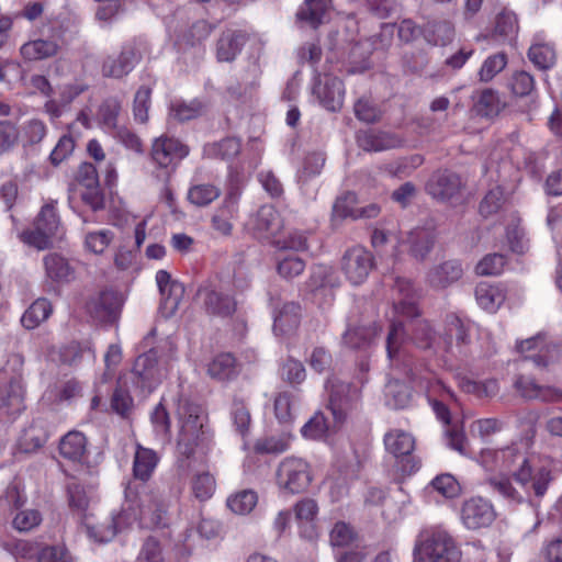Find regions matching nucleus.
I'll return each instance as SVG.
<instances>
[{
  "label": "nucleus",
  "instance_id": "nucleus-1",
  "mask_svg": "<svg viewBox=\"0 0 562 562\" xmlns=\"http://www.w3.org/2000/svg\"><path fill=\"white\" fill-rule=\"evenodd\" d=\"M481 459L483 464L491 469L513 471V477L519 488L514 487L510 479L506 476L492 477L488 483L495 492L515 503H522L531 493L542 497L552 481V474L548 468L536 467L513 446L499 450L485 449L481 452Z\"/></svg>",
  "mask_w": 562,
  "mask_h": 562
},
{
  "label": "nucleus",
  "instance_id": "nucleus-2",
  "mask_svg": "<svg viewBox=\"0 0 562 562\" xmlns=\"http://www.w3.org/2000/svg\"><path fill=\"white\" fill-rule=\"evenodd\" d=\"M134 521H138L144 528L167 525V506L158 490L143 486L139 492L127 485L122 510L106 522L89 526L88 533L98 542H109Z\"/></svg>",
  "mask_w": 562,
  "mask_h": 562
},
{
  "label": "nucleus",
  "instance_id": "nucleus-3",
  "mask_svg": "<svg viewBox=\"0 0 562 562\" xmlns=\"http://www.w3.org/2000/svg\"><path fill=\"white\" fill-rule=\"evenodd\" d=\"M177 413L181 425L177 441L179 456L176 465L180 471L186 472L192 467L191 458L195 456V448L207 439L204 428L205 417L199 405L188 401L179 403Z\"/></svg>",
  "mask_w": 562,
  "mask_h": 562
},
{
  "label": "nucleus",
  "instance_id": "nucleus-4",
  "mask_svg": "<svg viewBox=\"0 0 562 562\" xmlns=\"http://www.w3.org/2000/svg\"><path fill=\"white\" fill-rule=\"evenodd\" d=\"M414 557L416 562H459L461 551L447 530L434 528L419 535Z\"/></svg>",
  "mask_w": 562,
  "mask_h": 562
},
{
  "label": "nucleus",
  "instance_id": "nucleus-5",
  "mask_svg": "<svg viewBox=\"0 0 562 562\" xmlns=\"http://www.w3.org/2000/svg\"><path fill=\"white\" fill-rule=\"evenodd\" d=\"M329 389L328 409L331 413L334 425H342L351 412L357 409L360 401V391L350 383L330 379L327 381Z\"/></svg>",
  "mask_w": 562,
  "mask_h": 562
},
{
  "label": "nucleus",
  "instance_id": "nucleus-6",
  "mask_svg": "<svg viewBox=\"0 0 562 562\" xmlns=\"http://www.w3.org/2000/svg\"><path fill=\"white\" fill-rule=\"evenodd\" d=\"M312 482L310 464L295 457L283 459L277 469V483L291 494L304 492Z\"/></svg>",
  "mask_w": 562,
  "mask_h": 562
},
{
  "label": "nucleus",
  "instance_id": "nucleus-7",
  "mask_svg": "<svg viewBox=\"0 0 562 562\" xmlns=\"http://www.w3.org/2000/svg\"><path fill=\"white\" fill-rule=\"evenodd\" d=\"M374 267V256L360 245L348 248L340 260V269L352 285L362 284Z\"/></svg>",
  "mask_w": 562,
  "mask_h": 562
},
{
  "label": "nucleus",
  "instance_id": "nucleus-8",
  "mask_svg": "<svg viewBox=\"0 0 562 562\" xmlns=\"http://www.w3.org/2000/svg\"><path fill=\"white\" fill-rule=\"evenodd\" d=\"M464 188L460 175L447 169L435 171L426 183L427 193L442 202L460 200Z\"/></svg>",
  "mask_w": 562,
  "mask_h": 562
},
{
  "label": "nucleus",
  "instance_id": "nucleus-9",
  "mask_svg": "<svg viewBox=\"0 0 562 562\" xmlns=\"http://www.w3.org/2000/svg\"><path fill=\"white\" fill-rule=\"evenodd\" d=\"M133 383L144 393H151L161 382L162 372L153 349L138 356L132 368Z\"/></svg>",
  "mask_w": 562,
  "mask_h": 562
},
{
  "label": "nucleus",
  "instance_id": "nucleus-10",
  "mask_svg": "<svg viewBox=\"0 0 562 562\" xmlns=\"http://www.w3.org/2000/svg\"><path fill=\"white\" fill-rule=\"evenodd\" d=\"M122 299L113 291H103L90 297L86 303V311L90 317L100 324H112L120 315Z\"/></svg>",
  "mask_w": 562,
  "mask_h": 562
},
{
  "label": "nucleus",
  "instance_id": "nucleus-11",
  "mask_svg": "<svg viewBox=\"0 0 562 562\" xmlns=\"http://www.w3.org/2000/svg\"><path fill=\"white\" fill-rule=\"evenodd\" d=\"M192 467L186 472L177 468L179 476H187L192 472L191 490L195 498L206 501L212 497L216 488V482L212 473H210L205 458L198 459L195 456L191 458Z\"/></svg>",
  "mask_w": 562,
  "mask_h": 562
},
{
  "label": "nucleus",
  "instance_id": "nucleus-12",
  "mask_svg": "<svg viewBox=\"0 0 562 562\" xmlns=\"http://www.w3.org/2000/svg\"><path fill=\"white\" fill-rule=\"evenodd\" d=\"M189 147L179 139L161 136L153 143L151 158L161 168H175L189 155Z\"/></svg>",
  "mask_w": 562,
  "mask_h": 562
},
{
  "label": "nucleus",
  "instance_id": "nucleus-13",
  "mask_svg": "<svg viewBox=\"0 0 562 562\" xmlns=\"http://www.w3.org/2000/svg\"><path fill=\"white\" fill-rule=\"evenodd\" d=\"M140 58V54L133 45H125L117 55L104 58L101 72L103 77L121 79L135 68Z\"/></svg>",
  "mask_w": 562,
  "mask_h": 562
},
{
  "label": "nucleus",
  "instance_id": "nucleus-14",
  "mask_svg": "<svg viewBox=\"0 0 562 562\" xmlns=\"http://www.w3.org/2000/svg\"><path fill=\"white\" fill-rule=\"evenodd\" d=\"M394 312L405 317L419 315L417 300L418 292L411 280L396 277L392 285Z\"/></svg>",
  "mask_w": 562,
  "mask_h": 562
},
{
  "label": "nucleus",
  "instance_id": "nucleus-15",
  "mask_svg": "<svg viewBox=\"0 0 562 562\" xmlns=\"http://www.w3.org/2000/svg\"><path fill=\"white\" fill-rule=\"evenodd\" d=\"M461 519L468 529L475 530L488 527L495 519V512L486 499L472 497L463 503Z\"/></svg>",
  "mask_w": 562,
  "mask_h": 562
},
{
  "label": "nucleus",
  "instance_id": "nucleus-16",
  "mask_svg": "<svg viewBox=\"0 0 562 562\" xmlns=\"http://www.w3.org/2000/svg\"><path fill=\"white\" fill-rule=\"evenodd\" d=\"M158 462H159V457L155 450L145 448V447L140 446L139 443H137L136 451L134 454V460H133L134 477L136 480L142 481L143 483L147 482L151 477L155 469L157 468ZM128 485H131L133 488H137L139 492H142L143 486H146L149 488H156L159 491L160 494H162V492L156 486H150V485H146V484L134 485L132 483H128ZM161 497L164 498L166 506L168 507L167 501L164 497V495H161Z\"/></svg>",
  "mask_w": 562,
  "mask_h": 562
},
{
  "label": "nucleus",
  "instance_id": "nucleus-17",
  "mask_svg": "<svg viewBox=\"0 0 562 562\" xmlns=\"http://www.w3.org/2000/svg\"><path fill=\"white\" fill-rule=\"evenodd\" d=\"M463 276L459 260L450 259L434 265L426 273L425 282L434 290H445L458 282Z\"/></svg>",
  "mask_w": 562,
  "mask_h": 562
},
{
  "label": "nucleus",
  "instance_id": "nucleus-18",
  "mask_svg": "<svg viewBox=\"0 0 562 562\" xmlns=\"http://www.w3.org/2000/svg\"><path fill=\"white\" fill-rule=\"evenodd\" d=\"M252 234L260 239L276 237L283 228L280 213L272 205H262L250 220Z\"/></svg>",
  "mask_w": 562,
  "mask_h": 562
},
{
  "label": "nucleus",
  "instance_id": "nucleus-19",
  "mask_svg": "<svg viewBox=\"0 0 562 562\" xmlns=\"http://www.w3.org/2000/svg\"><path fill=\"white\" fill-rule=\"evenodd\" d=\"M314 94H316L321 104L328 111H339L344 103L345 89L342 81L337 77L325 76L314 86Z\"/></svg>",
  "mask_w": 562,
  "mask_h": 562
},
{
  "label": "nucleus",
  "instance_id": "nucleus-20",
  "mask_svg": "<svg viewBox=\"0 0 562 562\" xmlns=\"http://www.w3.org/2000/svg\"><path fill=\"white\" fill-rule=\"evenodd\" d=\"M240 191L237 188H232L226 193L222 205L216 210L212 216V227L218 234L228 236L232 234L233 224L232 220L238 212V201Z\"/></svg>",
  "mask_w": 562,
  "mask_h": 562
},
{
  "label": "nucleus",
  "instance_id": "nucleus-21",
  "mask_svg": "<svg viewBox=\"0 0 562 562\" xmlns=\"http://www.w3.org/2000/svg\"><path fill=\"white\" fill-rule=\"evenodd\" d=\"M517 350L521 353L531 350H538L537 353L527 358L531 359L537 367L546 368L550 363L559 359L560 348L555 345L549 346L544 344L541 336L531 337L517 344Z\"/></svg>",
  "mask_w": 562,
  "mask_h": 562
},
{
  "label": "nucleus",
  "instance_id": "nucleus-22",
  "mask_svg": "<svg viewBox=\"0 0 562 562\" xmlns=\"http://www.w3.org/2000/svg\"><path fill=\"white\" fill-rule=\"evenodd\" d=\"M302 308L295 302H288L276 308L273 314V333L277 336H290L299 328Z\"/></svg>",
  "mask_w": 562,
  "mask_h": 562
},
{
  "label": "nucleus",
  "instance_id": "nucleus-23",
  "mask_svg": "<svg viewBox=\"0 0 562 562\" xmlns=\"http://www.w3.org/2000/svg\"><path fill=\"white\" fill-rule=\"evenodd\" d=\"M357 144L366 151H383L401 147L403 139L396 134L367 130L357 134Z\"/></svg>",
  "mask_w": 562,
  "mask_h": 562
},
{
  "label": "nucleus",
  "instance_id": "nucleus-24",
  "mask_svg": "<svg viewBox=\"0 0 562 562\" xmlns=\"http://www.w3.org/2000/svg\"><path fill=\"white\" fill-rule=\"evenodd\" d=\"M248 37L236 30L224 31L216 42V59L220 63H232L240 54Z\"/></svg>",
  "mask_w": 562,
  "mask_h": 562
},
{
  "label": "nucleus",
  "instance_id": "nucleus-25",
  "mask_svg": "<svg viewBox=\"0 0 562 562\" xmlns=\"http://www.w3.org/2000/svg\"><path fill=\"white\" fill-rule=\"evenodd\" d=\"M199 294L203 295V305L210 315L228 317L236 311V301L226 293L203 288L199 290Z\"/></svg>",
  "mask_w": 562,
  "mask_h": 562
},
{
  "label": "nucleus",
  "instance_id": "nucleus-26",
  "mask_svg": "<svg viewBox=\"0 0 562 562\" xmlns=\"http://www.w3.org/2000/svg\"><path fill=\"white\" fill-rule=\"evenodd\" d=\"M58 451L61 458L71 463H82L88 457L87 438L77 430H71L59 440Z\"/></svg>",
  "mask_w": 562,
  "mask_h": 562
},
{
  "label": "nucleus",
  "instance_id": "nucleus-27",
  "mask_svg": "<svg viewBox=\"0 0 562 562\" xmlns=\"http://www.w3.org/2000/svg\"><path fill=\"white\" fill-rule=\"evenodd\" d=\"M60 50L56 38H35L20 47V55L25 61H40L55 57Z\"/></svg>",
  "mask_w": 562,
  "mask_h": 562
},
{
  "label": "nucleus",
  "instance_id": "nucleus-28",
  "mask_svg": "<svg viewBox=\"0 0 562 562\" xmlns=\"http://www.w3.org/2000/svg\"><path fill=\"white\" fill-rule=\"evenodd\" d=\"M436 237L432 228L417 227L412 229L406 240L409 255L418 261H424L432 250Z\"/></svg>",
  "mask_w": 562,
  "mask_h": 562
},
{
  "label": "nucleus",
  "instance_id": "nucleus-29",
  "mask_svg": "<svg viewBox=\"0 0 562 562\" xmlns=\"http://www.w3.org/2000/svg\"><path fill=\"white\" fill-rule=\"evenodd\" d=\"M514 385L519 394L528 400L558 401L562 398V391L540 385L530 376H518Z\"/></svg>",
  "mask_w": 562,
  "mask_h": 562
},
{
  "label": "nucleus",
  "instance_id": "nucleus-30",
  "mask_svg": "<svg viewBox=\"0 0 562 562\" xmlns=\"http://www.w3.org/2000/svg\"><path fill=\"white\" fill-rule=\"evenodd\" d=\"M529 60L539 69L547 70L555 65L557 53L553 44L537 35L528 49Z\"/></svg>",
  "mask_w": 562,
  "mask_h": 562
},
{
  "label": "nucleus",
  "instance_id": "nucleus-31",
  "mask_svg": "<svg viewBox=\"0 0 562 562\" xmlns=\"http://www.w3.org/2000/svg\"><path fill=\"white\" fill-rule=\"evenodd\" d=\"M380 335L381 327L376 324L349 327L342 335V344L352 349H361L371 345Z\"/></svg>",
  "mask_w": 562,
  "mask_h": 562
},
{
  "label": "nucleus",
  "instance_id": "nucleus-32",
  "mask_svg": "<svg viewBox=\"0 0 562 562\" xmlns=\"http://www.w3.org/2000/svg\"><path fill=\"white\" fill-rule=\"evenodd\" d=\"M384 446L387 452L396 459L408 457L415 448L414 437L401 429H393L384 435Z\"/></svg>",
  "mask_w": 562,
  "mask_h": 562
},
{
  "label": "nucleus",
  "instance_id": "nucleus-33",
  "mask_svg": "<svg viewBox=\"0 0 562 562\" xmlns=\"http://www.w3.org/2000/svg\"><path fill=\"white\" fill-rule=\"evenodd\" d=\"M241 148V142L236 137H226L220 142L206 144L203 147V156L205 158H220L229 160L235 158Z\"/></svg>",
  "mask_w": 562,
  "mask_h": 562
},
{
  "label": "nucleus",
  "instance_id": "nucleus-34",
  "mask_svg": "<svg viewBox=\"0 0 562 562\" xmlns=\"http://www.w3.org/2000/svg\"><path fill=\"white\" fill-rule=\"evenodd\" d=\"M475 299L482 308L495 312L504 302L505 294L496 285L488 282H480L475 288Z\"/></svg>",
  "mask_w": 562,
  "mask_h": 562
},
{
  "label": "nucleus",
  "instance_id": "nucleus-35",
  "mask_svg": "<svg viewBox=\"0 0 562 562\" xmlns=\"http://www.w3.org/2000/svg\"><path fill=\"white\" fill-rule=\"evenodd\" d=\"M46 276L53 281L68 282L72 278L74 270L68 260L55 252L44 257Z\"/></svg>",
  "mask_w": 562,
  "mask_h": 562
},
{
  "label": "nucleus",
  "instance_id": "nucleus-36",
  "mask_svg": "<svg viewBox=\"0 0 562 562\" xmlns=\"http://www.w3.org/2000/svg\"><path fill=\"white\" fill-rule=\"evenodd\" d=\"M423 32L426 41L432 45H447L454 36V27L449 21H428Z\"/></svg>",
  "mask_w": 562,
  "mask_h": 562
},
{
  "label": "nucleus",
  "instance_id": "nucleus-37",
  "mask_svg": "<svg viewBox=\"0 0 562 562\" xmlns=\"http://www.w3.org/2000/svg\"><path fill=\"white\" fill-rule=\"evenodd\" d=\"M53 307L48 300L37 299L24 312L21 318L22 325L27 329L37 327L41 323L46 321L52 314Z\"/></svg>",
  "mask_w": 562,
  "mask_h": 562
},
{
  "label": "nucleus",
  "instance_id": "nucleus-38",
  "mask_svg": "<svg viewBox=\"0 0 562 562\" xmlns=\"http://www.w3.org/2000/svg\"><path fill=\"white\" fill-rule=\"evenodd\" d=\"M328 0H306L300 8L296 16L307 22L311 26L317 27L324 20L328 10Z\"/></svg>",
  "mask_w": 562,
  "mask_h": 562
},
{
  "label": "nucleus",
  "instance_id": "nucleus-39",
  "mask_svg": "<svg viewBox=\"0 0 562 562\" xmlns=\"http://www.w3.org/2000/svg\"><path fill=\"white\" fill-rule=\"evenodd\" d=\"M348 200L353 201V195L348 194L345 198L337 199V201L334 204V212L337 216H352L353 218H373L376 217L380 213V206L374 203L355 210L348 209L345 205Z\"/></svg>",
  "mask_w": 562,
  "mask_h": 562
},
{
  "label": "nucleus",
  "instance_id": "nucleus-40",
  "mask_svg": "<svg viewBox=\"0 0 562 562\" xmlns=\"http://www.w3.org/2000/svg\"><path fill=\"white\" fill-rule=\"evenodd\" d=\"M384 393L386 405L394 409L406 407L411 401L409 387L398 380L389 381Z\"/></svg>",
  "mask_w": 562,
  "mask_h": 562
},
{
  "label": "nucleus",
  "instance_id": "nucleus-41",
  "mask_svg": "<svg viewBox=\"0 0 562 562\" xmlns=\"http://www.w3.org/2000/svg\"><path fill=\"white\" fill-rule=\"evenodd\" d=\"M207 373L220 381L229 380L236 374L235 358L231 353L217 355L207 366Z\"/></svg>",
  "mask_w": 562,
  "mask_h": 562
},
{
  "label": "nucleus",
  "instance_id": "nucleus-42",
  "mask_svg": "<svg viewBox=\"0 0 562 562\" xmlns=\"http://www.w3.org/2000/svg\"><path fill=\"white\" fill-rule=\"evenodd\" d=\"M221 195V190L211 183H199L190 187L188 200L195 206H206Z\"/></svg>",
  "mask_w": 562,
  "mask_h": 562
},
{
  "label": "nucleus",
  "instance_id": "nucleus-43",
  "mask_svg": "<svg viewBox=\"0 0 562 562\" xmlns=\"http://www.w3.org/2000/svg\"><path fill=\"white\" fill-rule=\"evenodd\" d=\"M47 127L45 123L38 119H31L23 123L20 130L22 145L24 148L38 145L46 136Z\"/></svg>",
  "mask_w": 562,
  "mask_h": 562
},
{
  "label": "nucleus",
  "instance_id": "nucleus-44",
  "mask_svg": "<svg viewBox=\"0 0 562 562\" xmlns=\"http://www.w3.org/2000/svg\"><path fill=\"white\" fill-rule=\"evenodd\" d=\"M258 502L257 494L251 490H244L234 495H231L227 498V507L238 514L246 515L249 514L256 506Z\"/></svg>",
  "mask_w": 562,
  "mask_h": 562
},
{
  "label": "nucleus",
  "instance_id": "nucleus-45",
  "mask_svg": "<svg viewBox=\"0 0 562 562\" xmlns=\"http://www.w3.org/2000/svg\"><path fill=\"white\" fill-rule=\"evenodd\" d=\"M412 340L422 349H429L436 340V331L426 319H417L412 323Z\"/></svg>",
  "mask_w": 562,
  "mask_h": 562
},
{
  "label": "nucleus",
  "instance_id": "nucleus-46",
  "mask_svg": "<svg viewBox=\"0 0 562 562\" xmlns=\"http://www.w3.org/2000/svg\"><path fill=\"white\" fill-rule=\"evenodd\" d=\"M518 32L517 16L512 11L503 10L496 16L494 35L503 40H512Z\"/></svg>",
  "mask_w": 562,
  "mask_h": 562
},
{
  "label": "nucleus",
  "instance_id": "nucleus-47",
  "mask_svg": "<svg viewBox=\"0 0 562 562\" xmlns=\"http://www.w3.org/2000/svg\"><path fill=\"white\" fill-rule=\"evenodd\" d=\"M325 165V156L322 153L308 154L303 162L302 169L297 172L299 183H305L311 178L318 176Z\"/></svg>",
  "mask_w": 562,
  "mask_h": 562
},
{
  "label": "nucleus",
  "instance_id": "nucleus-48",
  "mask_svg": "<svg viewBox=\"0 0 562 562\" xmlns=\"http://www.w3.org/2000/svg\"><path fill=\"white\" fill-rule=\"evenodd\" d=\"M202 111L203 105L198 100H193L188 103L183 101H176L171 104L170 115L179 122H186L198 117L201 115Z\"/></svg>",
  "mask_w": 562,
  "mask_h": 562
},
{
  "label": "nucleus",
  "instance_id": "nucleus-49",
  "mask_svg": "<svg viewBox=\"0 0 562 562\" xmlns=\"http://www.w3.org/2000/svg\"><path fill=\"white\" fill-rule=\"evenodd\" d=\"M213 31V26L204 20L196 21L179 38L178 43L194 46L206 40Z\"/></svg>",
  "mask_w": 562,
  "mask_h": 562
},
{
  "label": "nucleus",
  "instance_id": "nucleus-50",
  "mask_svg": "<svg viewBox=\"0 0 562 562\" xmlns=\"http://www.w3.org/2000/svg\"><path fill=\"white\" fill-rule=\"evenodd\" d=\"M111 408L122 417H127L133 412L134 402L130 392L119 382L111 396Z\"/></svg>",
  "mask_w": 562,
  "mask_h": 562
},
{
  "label": "nucleus",
  "instance_id": "nucleus-51",
  "mask_svg": "<svg viewBox=\"0 0 562 562\" xmlns=\"http://www.w3.org/2000/svg\"><path fill=\"white\" fill-rule=\"evenodd\" d=\"M507 65V57L504 53H497L487 57L479 70V78L482 82L491 81Z\"/></svg>",
  "mask_w": 562,
  "mask_h": 562
},
{
  "label": "nucleus",
  "instance_id": "nucleus-52",
  "mask_svg": "<svg viewBox=\"0 0 562 562\" xmlns=\"http://www.w3.org/2000/svg\"><path fill=\"white\" fill-rule=\"evenodd\" d=\"M150 97L151 89L148 86H142L136 91L133 103V114L135 121L139 123H146L148 121Z\"/></svg>",
  "mask_w": 562,
  "mask_h": 562
},
{
  "label": "nucleus",
  "instance_id": "nucleus-53",
  "mask_svg": "<svg viewBox=\"0 0 562 562\" xmlns=\"http://www.w3.org/2000/svg\"><path fill=\"white\" fill-rule=\"evenodd\" d=\"M20 139V128L10 120L0 121V156L9 153Z\"/></svg>",
  "mask_w": 562,
  "mask_h": 562
},
{
  "label": "nucleus",
  "instance_id": "nucleus-54",
  "mask_svg": "<svg viewBox=\"0 0 562 562\" xmlns=\"http://www.w3.org/2000/svg\"><path fill=\"white\" fill-rule=\"evenodd\" d=\"M295 401L290 392L279 393L274 398V413L280 423H290L294 417Z\"/></svg>",
  "mask_w": 562,
  "mask_h": 562
},
{
  "label": "nucleus",
  "instance_id": "nucleus-55",
  "mask_svg": "<svg viewBox=\"0 0 562 562\" xmlns=\"http://www.w3.org/2000/svg\"><path fill=\"white\" fill-rule=\"evenodd\" d=\"M34 225H37L38 229H44L46 233L55 235L59 227V217L57 215L54 204H45L38 213Z\"/></svg>",
  "mask_w": 562,
  "mask_h": 562
},
{
  "label": "nucleus",
  "instance_id": "nucleus-56",
  "mask_svg": "<svg viewBox=\"0 0 562 562\" xmlns=\"http://www.w3.org/2000/svg\"><path fill=\"white\" fill-rule=\"evenodd\" d=\"M504 201V192L499 187L491 189L479 205L480 214L484 217H488L497 213Z\"/></svg>",
  "mask_w": 562,
  "mask_h": 562
},
{
  "label": "nucleus",
  "instance_id": "nucleus-57",
  "mask_svg": "<svg viewBox=\"0 0 562 562\" xmlns=\"http://www.w3.org/2000/svg\"><path fill=\"white\" fill-rule=\"evenodd\" d=\"M330 425L323 413L317 412L315 415L302 427L301 432L305 438L308 439H321L323 438Z\"/></svg>",
  "mask_w": 562,
  "mask_h": 562
},
{
  "label": "nucleus",
  "instance_id": "nucleus-58",
  "mask_svg": "<svg viewBox=\"0 0 562 562\" xmlns=\"http://www.w3.org/2000/svg\"><path fill=\"white\" fill-rule=\"evenodd\" d=\"M41 522L42 515L38 510L23 509L14 516L12 526L20 532H29L40 526Z\"/></svg>",
  "mask_w": 562,
  "mask_h": 562
},
{
  "label": "nucleus",
  "instance_id": "nucleus-59",
  "mask_svg": "<svg viewBox=\"0 0 562 562\" xmlns=\"http://www.w3.org/2000/svg\"><path fill=\"white\" fill-rule=\"evenodd\" d=\"M506 263L505 256L502 254L486 255L475 267V271L480 276L499 274Z\"/></svg>",
  "mask_w": 562,
  "mask_h": 562
},
{
  "label": "nucleus",
  "instance_id": "nucleus-60",
  "mask_svg": "<svg viewBox=\"0 0 562 562\" xmlns=\"http://www.w3.org/2000/svg\"><path fill=\"white\" fill-rule=\"evenodd\" d=\"M67 494L69 506L78 512H85L89 505V497L85 487L76 480L67 483Z\"/></svg>",
  "mask_w": 562,
  "mask_h": 562
},
{
  "label": "nucleus",
  "instance_id": "nucleus-61",
  "mask_svg": "<svg viewBox=\"0 0 562 562\" xmlns=\"http://www.w3.org/2000/svg\"><path fill=\"white\" fill-rule=\"evenodd\" d=\"M231 416L236 431L245 437L248 434L251 422L249 409L241 401H234Z\"/></svg>",
  "mask_w": 562,
  "mask_h": 562
},
{
  "label": "nucleus",
  "instance_id": "nucleus-62",
  "mask_svg": "<svg viewBox=\"0 0 562 562\" xmlns=\"http://www.w3.org/2000/svg\"><path fill=\"white\" fill-rule=\"evenodd\" d=\"M121 105L116 100L104 101L99 109V117L102 125L109 131H115L117 126V116Z\"/></svg>",
  "mask_w": 562,
  "mask_h": 562
},
{
  "label": "nucleus",
  "instance_id": "nucleus-63",
  "mask_svg": "<svg viewBox=\"0 0 562 562\" xmlns=\"http://www.w3.org/2000/svg\"><path fill=\"white\" fill-rule=\"evenodd\" d=\"M509 88L518 97L528 95L535 89L533 77L524 70L516 71L509 80Z\"/></svg>",
  "mask_w": 562,
  "mask_h": 562
},
{
  "label": "nucleus",
  "instance_id": "nucleus-64",
  "mask_svg": "<svg viewBox=\"0 0 562 562\" xmlns=\"http://www.w3.org/2000/svg\"><path fill=\"white\" fill-rule=\"evenodd\" d=\"M164 552L160 542L154 537H148L138 553L137 562H164Z\"/></svg>",
  "mask_w": 562,
  "mask_h": 562
}]
</instances>
